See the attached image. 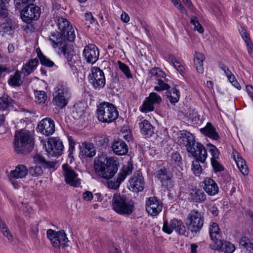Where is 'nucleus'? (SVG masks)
Returning a JSON list of instances; mask_svg holds the SVG:
<instances>
[{
    "label": "nucleus",
    "mask_w": 253,
    "mask_h": 253,
    "mask_svg": "<svg viewBox=\"0 0 253 253\" xmlns=\"http://www.w3.org/2000/svg\"><path fill=\"white\" fill-rule=\"evenodd\" d=\"M48 153L51 156L58 157L61 156L64 151V145L59 137H50L47 141Z\"/></svg>",
    "instance_id": "14"
},
{
    "label": "nucleus",
    "mask_w": 253,
    "mask_h": 253,
    "mask_svg": "<svg viewBox=\"0 0 253 253\" xmlns=\"http://www.w3.org/2000/svg\"><path fill=\"white\" fill-rule=\"evenodd\" d=\"M57 25L60 33L69 42H74L76 37L75 30L70 22L62 17L57 19Z\"/></svg>",
    "instance_id": "10"
},
{
    "label": "nucleus",
    "mask_w": 253,
    "mask_h": 253,
    "mask_svg": "<svg viewBox=\"0 0 253 253\" xmlns=\"http://www.w3.org/2000/svg\"><path fill=\"white\" fill-rule=\"evenodd\" d=\"M169 59L173 64L174 68L180 73L184 72V67L181 64V63L175 58V57L171 54L169 55Z\"/></svg>",
    "instance_id": "49"
},
{
    "label": "nucleus",
    "mask_w": 253,
    "mask_h": 253,
    "mask_svg": "<svg viewBox=\"0 0 253 253\" xmlns=\"http://www.w3.org/2000/svg\"><path fill=\"white\" fill-rule=\"evenodd\" d=\"M162 229L165 233L168 234H170L173 230L180 235H185L186 231L183 222L174 218L170 221L165 220Z\"/></svg>",
    "instance_id": "12"
},
{
    "label": "nucleus",
    "mask_w": 253,
    "mask_h": 253,
    "mask_svg": "<svg viewBox=\"0 0 253 253\" xmlns=\"http://www.w3.org/2000/svg\"><path fill=\"white\" fill-rule=\"evenodd\" d=\"M119 167V163L116 157L98 156L95 158L93 163L95 173L105 179L112 178L117 173Z\"/></svg>",
    "instance_id": "1"
},
{
    "label": "nucleus",
    "mask_w": 253,
    "mask_h": 253,
    "mask_svg": "<svg viewBox=\"0 0 253 253\" xmlns=\"http://www.w3.org/2000/svg\"><path fill=\"white\" fill-rule=\"evenodd\" d=\"M239 246L241 249L248 251V253H253V239L243 236L240 239Z\"/></svg>",
    "instance_id": "36"
},
{
    "label": "nucleus",
    "mask_w": 253,
    "mask_h": 253,
    "mask_svg": "<svg viewBox=\"0 0 253 253\" xmlns=\"http://www.w3.org/2000/svg\"><path fill=\"white\" fill-rule=\"evenodd\" d=\"M83 199L86 201H90L93 199L92 193L88 191H85L83 193Z\"/></svg>",
    "instance_id": "64"
},
{
    "label": "nucleus",
    "mask_w": 253,
    "mask_h": 253,
    "mask_svg": "<svg viewBox=\"0 0 253 253\" xmlns=\"http://www.w3.org/2000/svg\"><path fill=\"white\" fill-rule=\"evenodd\" d=\"M190 23L194 25V30L197 31L200 33H203L204 31V28L199 23L197 17H195L191 19Z\"/></svg>",
    "instance_id": "56"
},
{
    "label": "nucleus",
    "mask_w": 253,
    "mask_h": 253,
    "mask_svg": "<svg viewBox=\"0 0 253 253\" xmlns=\"http://www.w3.org/2000/svg\"><path fill=\"white\" fill-rule=\"evenodd\" d=\"M46 234L47 238L50 240L54 247L59 248L60 246L65 247L69 246L70 241L63 230L56 232L52 229H48L46 232Z\"/></svg>",
    "instance_id": "8"
},
{
    "label": "nucleus",
    "mask_w": 253,
    "mask_h": 253,
    "mask_svg": "<svg viewBox=\"0 0 253 253\" xmlns=\"http://www.w3.org/2000/svg\"><path fill=\"white\" fill-rule=\"evenodd\" d=\"M211 166L215 172H220L224 170L223 166L220 164L217 160H211Z\"/></svg>",
    "instance_id": "58"
},
{
    "label": "nucleus",
    "mask_w": 253,
    "mask_h": 253,
    "mask_svg": "<svg viewBox=\"0 0 253 253\" xmlns=\"http://www.w3.org/2000/svg\"><path fill=\"white\" fill-rule=\"evenodd\" d=\"M61 52L64 54L69 63L72 61L75 53L71 47L68 46L67 44L61 48Z\"/></svg>",
    "instance_id": "42"
},
{
    "label": "nucleus",
    "mask_w": 253,
    "mask_h": 253,
    "mask_svg": "<svg viewBox=\"0 0 253 253\" xmlns=\"http://www.w3.org/2000/svg\"><path fill=\"white\" fill-rule=\"evenodd\" d=\"M167 95L171 104L177 102L180 98V92L175 87L170 90L168 89L167 91Z\"/></svg>",
    "instance_id": "40"
},
{
    "label": "nucleus",
    "mask_w": 253,
    "mask_h": 253,
    "mask_svg": "<svg viewBox=\"0 0 253 253\" xmlns=\"http://www.w3.org/2000/svg\"><path fill=\"white\" fill-rule=\"evenodd\" d=\"M218 247L220 248L226 253H232L235 250L234 245L229 242H224L219 240L218 242L215 243Z\"/></svg>",
    "instance_id": "39"
},
{
    "label": "nucleus",
    "mask_w": 253,
    "mask_h": 253,
    "mask_svg": "<svg viewBox=\"0 0 253 253\" xmlns=\"http://www.w3.org/2000/svg\"><path fill=\"white\" fill-rule=\"evenodd\" d=\"M133 167L131 162H128L126 165H124L120 172L118 173L116 180L110 181L108 182V187L110 188L116 189L126 177L132 173Z\"/></svg>",
    "instance_id": "13"
},
{
    "label": "nucleus",
    "mask_w": 253,
    "mask_h": 253,
    "mask_svg": "<svg viewBox=\"0 0 253 253\" xmlns=\"http://www.w3.org/2000/svg\"><path fill=\"white\" fill-rule=\"evenodd\" d=\"M153 168L154 176L162 182V184L170 180V178L167 173V169L161 164L154 163Z\"/></svg>",
    "instance_id": "24"
},
{
    "label": "nucleus",
    "mask_w": 253,
    "mask_h": 253,
    "mask_svg": "<svg viewBox=\"0 0 253 253\" xmlns=\"http://www.w3.org/2000/svg\"><path fill=\"white\" fill-rule=\"evenodd\" d=\"M209 211L213 214V216H216L218 214V210L215 205H211L209 207Z\"/></svg>",
    "instance_id": "63"
},
{
    "label": "nucleus",
    "mask_w": 253,
    "mask_h": 253,
    "mask_svg": "<svg viewBox=\"0 0 253 253\" xmlns=\"http://www.w3.org/2000/svg\"><path fill=\"white\" fill-rule=\"evenodd\" d=\"M114 153L118 156H122L128 152V147L126 142L122 139L115 140L111 146Z\"/></svg>",
    "instance_id": "26"
},
{
    "label": "nucleus",
    "mask_w": 253,
    "mask_h": 253,
    "mask_svg": "<svg viewBox=\"0 0 253 253\" xmlns=\"http://www.w3.org/2000/svg\"><path fill=\"white\" fill-rule=\"evenodd\" d=\"M188 228L192 233L197 234L201 230L204 223V218L202 213L197 210H193L189 213Z\"/></svg>",
    "instance_id": "7"
},
{
    "label": "nucleus",
    "mask_w": 253,
    "mask_h": 253,
    "mask_svg": "<svg viewBox=\"0 0 253 253\" xmlns=\"http://www.w3.org/2000/svg\"><path fill=\"white\" fill-rule=\"evenodd\" d=\"M114 211L120 215H129L135 209L134 202L125 195L115 193L112 200Z\"/></svg>",
    "instance_id": "3"
},
{
    "label": "nucleus",
    "mask_w": 253,
    "mask_h": 253,
    "mask_svg": "<svg viewBox=\"0 0 253 253\" xmlns=\"http://www.w3.org/2000/svg\"><path fill=\"white\" fill-rule=\"evenodd\" d=\"M188 199L192 202L203 203L207 200V195L201 189H196L189 193Z\"/></svg>",
    "instance_id": "28"
},
{
    "label": "nucleus",
    "mask_w": 253,
    "mask_h": 253,
    "mask_svg": "<svg viewBox=\"0 0 253 253\" xmlns=\"http://www.w3.org/2000/svg\"><path fill=\"white\" fill-rule=\"evenodd\" d=\"M35 95V101L38 104L44 103L47 98L46 94L43 91H36Z\"/></svg>",
    "instance_id": "47"
},
{
    "label": "nucleus",
    "mask_w": 253,
    "mask_h": 253,
    "mask_svg": "<svg viewBox=\"0 0 253 253\" xmlns=\"http://www.w3.org/2000/svg\"><path fill=\"white\" fill-rule=\"evenodd\" d=\"M149 74L150 75V77H155L156 78H165L166 76L165 73L163 71L161 70L159 68L156 67L152 68L149 71Z\"/></svg>",
    "instance_id": "54"
},
{
    "label": "nucleus",
    "mask_w": 253,
    "mask_h": 253,
    "mask_svg": "<svg viewBox=\"0 0 253 253\" xmlns=\"http://www.w3.org/2000/svg\"><path fill=\"white\" fill-rule=\"evenodd\" d=\"M96 114L98 121L105 123H112L119 116L116 107L112 103L107 102H101L97 106Z\"/></svg>",
    "instance_id": "4"
},
{
    "label": "nucleus",
    "mask_w": 253,
    "mask_h": 253,
    "mask_svg": "<svg viewBox=\"0 0 253 253\" xmlns=\"http://www.w3.org/2000/svg\"><path fill=\"white\" fill-rule=\"evenodd\" d=\"M85 106L83 103H77L74 105V110L73 112L76 114V117H81L84 113Z\"/></svg>",
    "instance_id": "46"
},
{
    "label": "nucleus",
    "mask_w": 253,
    "mask_h": 253,
    "mask_svg": "<svg viewBox=\"0 0 253 253\" xmlns=\"http://www.w3.org/2000/svg\"><path fill=\"white\" fill-rule=\"evenodd\" d=\"M207 147L209 148V152L211 153L212 157L211 159L217 160L219 159V156L220 154V152L218 149L213 145L208 143L207 145Z\"/></svg>",
    "instance_id": "50"
},
{
    "label": "nucleus",
    "mask_w": 253,
    "mask_h": 253,
    "mask_svg": "<svg viewBox=\"0 0 253 253\" xmlns=\"http://www.w3.org/2000/svg\"><path fill=\"white\" fill-rule=\"evenodd\" d=\"M83 56L87 63L93 64L98 59L99 56L98 48L94 44H89L84 47Z\"/></svg>",
    "instance_id": "16"
},
{
    "label": "nucleus",
    "mask_w": 253,
    "mask_h": 253,
    "mask_svg": "<svg viewBox=\"0 0 253 253\" xmlns=\"http://www.w3.org/2000/svg\"><path fill=\"white\" fill-rule=\"evenodd\" d=\"M37 56L39 58L41 64L43 66L51 67L54 65L53 61L48 59L41 51V49L38 48L36 50Z\"/></svg>",
    "instance_id": "41"
},
{
    "label": "nucleus",
    "mask_w": 253,
    "mask_h": 253,
    "mask_svg": "<svg viewBox=\"0 0 253 253\" xmlns=\"http://www.w3.org/2000/svg\"><path fill=\"white\" fill-rule=\"evenodd\" d=\"M28 174V169L24 165H19L16 167L14 170L10 171V176L12 178L18 179L22 178Z\"/></svg>",
    "instance_id": "32"
},
{
    "label": "nucleus",
    "mask_w": 253,
    "mask_h": 253,
    "mask_svg": "<svg viewBox=\"0 0 253 253\" xmlns=\"http://www.w3.org/2000/svg\"><path fill=\"white\" fill-rule=\"evenodd\" d=\"M118 64L120 70L124 74V75L127 79L132 78V75L131 73L130 69L126 64L120 60L118 61Z\"/></svg>",
    "instance_id": "45"
},
{
    "label": "nucleus",
    "mask_w": 253,
    "mask_h": 253,
    "mask_svg": "<svg viewBox=\"0 0 253 253\" xmlns=\"http://www.w3.org/2000/svg\"><path fill=\"white\" fill-rule=\"evenodd\" d=\"M53 103L60 109L64 108L71 97L69 87L63 84H58L53 93Z\"/></svg>",
    "instance_id": "5"
},
{
    "label": "nucleus",
    "mask_w": 253,
    "mask_h": 253,
    "mask_svg": "<svg viewBox=\"0 0 253 253\" xmlns=\"http://www.w3.org/2000/svg\"><path fill=\"white\" fill-rule=\"evenodd\" d=\"M239 31L246 44H248L249 42H250L251 40L249 37V35L247 33L246 29L244 27H241L239 29Z\"/></svg>",
    "instance_id": "59"
},
{
    "label": "nucleus",
    "mask_w": 253,
    "mask_h": 253,
    "mask_svg": "<svg viewBox=\"0 0 253 253\" xmlns=\"http://www.w3.org/2000/svg\"><path fill=\"white\" fill-rule=\"evenodd\" d=\"M8 84L12 87H18L22 85L23 81L19 71H15L13 75H11L8 80Z\"/></svg>",
    "instance_id": "35"
},
{
    "label": "nucleus",
    "mask_w": 253,
    "mask_h": 253,
    "mask_svg": "<svg viewBox=\"0 0 253 253\" xmlns=\"http://www.w3.org/2000/svg\"><path fill=\"white\" fill-rule=\"evenodd\" d=\"M178 140L180 144L183 145L186 147L187 151L188 146H189L190 143H193L194 146L193 147L195 150H197L195 145H197V144L199 143V142H196L193 135L186 130L180 131L178 136Z\"/></svg>",
    "instance_id": "22"
},
{
    "label": "nucleus",
    "mask_w": 253,
    "mask_h": 253,
    "mask_svg": "<svg viewBox=\"0 0 253 253\" xmlns=\"http://www.w3.org/2000/svg\"><path fill=\"white\" fill-rule=\"evenodd\" d=\"M155 107L153 103L148 98H146L142 106L140 108V110L143 113H148L154 110Z\"/></svg>",
    "instance_id": "44"
},
{
    "label": "nucleus",
    "mask_w": 253,
    "mask_h": 253,
    "mask_svg": "<svg viewBox=\"0 0 253 253\" xmlns=\"http://www.w3.org/2000/svg\"><path fill=\"white\" fill-rule=\"evenodd\" d=\"M170 88V86L167 83H165L161 79H158V85L154 87V90L157 91H161L163 90H168Z\"/></svg>",
    "instance_id": "53"
},
{
    "label": "nucleus",
    "mask_w": 253,
    "mask_h": 253,
    "mask_svg": "<svg viewBox=\"0 0 253 253\" xmlns=\"http://www.w3.org/2000/svg\"><path fill=\"white\" fill-rule=\"evenodd\" d=\"M13 145L15 151L18 154L30 153L34 146V138L32 133L28 130L21 129L16 132Z\"/></svg>",
    "instance_id": "2"
},
{
    "label": "nucleus",
    "mask_w": 253,
    "mask_h": 253,
    "mask_svg": "<svg viewBox=\"0 0 253 253\" xmlns=\"http://www.w3.org/2000/svg\"><path fill=\"white\" fill-rule=\"evenodd\" d=\"M0 30L2 32L8 34L9 35L12 34V31L14 30L12 22L11 20H7L1 24Z\"/></svg>",
    "instance_id": "43"
},
{
    "label": "nucleus",
    "mask_w": 253,
    "mask_h": 253,
    "mask_svg": "<svg viewBox=\"0 0 253 253\" xmlns=\"http://www.w3.org/2000/svg\"><path fill=\"white\" fill-rule=\"evenodd\" d=\"M233 157L236 165L241 173L244 175H247L249 173V169L246 165V161L243 158L239 155L238 152L236 151H233Z\"/></svg>",
    "instance_id": "29"
},
{
    "label": "nucleus",
    "mask_w": 253,
    "mask_h": 253,
    "mask_svg": "<svg viewBox=\"0 0 253 253\" xmlns=\"http://www.w3.org/2000/svg\"><path fill=\"white\" fill-rule=\"evenodd\" d=\"M57 25L60 33L69 42H74L76 37L75 30L70 22L62 17L57 19Z\"/></svg>",
    "instance_id": "9"
},
{
    "label": "nucleus",
    "mask_w": 253,
    "mask_h": 253,
    "mask_svg": "<svg viewBox=\"0 0 253 253\" xmlns=\"http://www.w3.org/2000/svg\"><path fill=\"white\" fill-rule=\"evenodd\" d=\"M11 99L7 95H4L1 98L0 105L3 108H6L9 107L11 104Z\"/></svg>",
    "instance_id": "60"
},
{
    "label": "nucleus",
    "mask_w": 253,
    "mask_h": 253,
    "mask_svg": "<svg viewBox=\"0 0 253 253\" xmlns=\"http://www.w3.org/2000/svg\"><path fill=\"white\" fill-rule=\"evenodd\" d=\"M138 121L140 131L143 136L146 138H149L154 134L155 127L148 121L141 118L139 119Z\"/></svg>",
    "instance_id": "25"
},
{
    "label": "nucleus",
    "mask_w": 253,
    "mask_h": 253,
    "mask_svg": "<svg viewBox=\"0 0 253 253\" xmlns=\"http://www.w3.org/2000/svg\"><path fill=\"white\" fill-rule=\"evenodd\" d=\"M162 203L156 197H150L146 202V210L152 215H157L162 210Z\"/></svg>",
    "instance_id": "20"
},
{
    "label": "nucleus",
    "mask_w": 253,
    "mask_h": 253,
    "mask_svg": "<svg viewBox=\"0 0 253 253\" xmlns=\"http://www.w3.org/2000/svg\"><path fill=\"white\" fill-rule=\"evenodd\" d=\"M41 15V8L32 3L27 5L20 11V15L22 21L30 24L33 20H38Z\"/></svg>",
    "instance_id": "6"
},
{
    "label": "nucleus",
    "mask_w": 253,
    "mask_h": 253,
    "mask_svg": "<svg viewBox=\"0 0 253 253\" xmlns=\"http://www.w3.org/2000/svg\"><path fill=\"white\" fill-rule=\"evenodd\" d=\"M5 3L8 2L5 0H0V16L2 18L6 17L8 14Z\"/></svg>",
    "instance_id": "57"
},
{
    "label": "nucleus",
    "mask_w": 253,
    "mask_h": 253,
    "mask_svg": "<svg viewBox=\"0 0 253 253\" xmlns=\"http://www.w3.org/2000/svg\"><path fill=\"white\" fill-rule=\"evenodd\" d=\"M34 160L36 163L39 164L45 168H54L56 163L50 161H46L43 157L37 154L34 157Z\"/></svg>",
    "instance_id": "38"
},
{
    "label": "nucleus",
    "mask_w": 253,
    "mask_h": 253,
    "mask_svg": "<svg viewBox=\"0 0 253 253\" xmlns=\"http://www.w3.org/2000/svg\"><path fill=\"white\" fill-rule=\"evenodd\" d=\"M35 0H15L16 5H25L33 3Z\"/></svg>",
    "instance_id": "62"
},
{
    "label": "nucleus",
    "mask_w": 253,
    "mask_h": 253,
    "mask_svg": "<svg viewBox=\"0 0 253 253\" xmlns=\"http://www.w3.org/2000/svg\"><path fill=\"white\" fill-rule=\"evenodd\" d=\"M68 140H69V156H71V155L73 153V152L75 150V142L74 140L71 137H68Z\"/></svg>",
    "instance_id": "61"
},
{
    "label": "nucleus",
    "mask_w": 253,
    "mask_h": 253,
    "mask_svg": "<svg viewBox=\"0 0 253 253\" xmlns=\"http://www.w3.org/2000/svg\"><path fill=\"white\" fill-rule=\"evenodd\" d=\"M146 98L150 100L154 105L155 104H160L162 101L161 96L156 92L150 93L149 96Z\"/></svg>",
    "instance_id": "55"
},
{
    "label": "nucleus",
    "mask_w": 253,
    "mask_h": 253,
    "mask_svg": "<svg viewBox=\"0 0 253 253\" xmlns=\"http://www.w3.org/2000/svg\"><path fill=\"white\" fill-rule=\"evenodd\" d=\"M48 40L54 48L59 47L61 49L67 44L66 38L61 33L57 31L51 33Z\"/></svg>",
    "instance_id": "23"
},
{
    "label": "nucleus",
    "mask_w": 253,
    "mask_h": 253,
    "mask_svg": "<svg viewBox=\"0 0 253 253\" xmlns=\"http://www.w3.org/2000/svg\"><path fill=\"white\" fill-rule=\"evenodd\" d=\"M129 189L134 192L142 191L144 189V182L141 172L138 170L135 172L129 180Z\"/></svg>",
    "instance_id": "18"
},
{
    "label": "nucleus",
    "mask_w": 253,
    "mask_h": 253,
    "mask_svg": "<svg viewBox=\"0 0 253 253\" xmlns=\"http://www.w3.org/2000/svg\"><path fill=\"white\" fill-rule=\"evenodd\" d=\"M91 72L88 76L89 83L95 89L103 88L105 84V78L103 71L98 67H93Z\"/></svg>",
    "instance_id": "11"
},
{
    "label": "nucleus",
    "mask_w": 253,
    "mask_h": 253,
    "mask_svg": "<svg viewBox=\"0 0 253 253\" xmlns=\"http://www.w3.org/2000/svg\"><path fill=\"white\" fill-rule=\"evenodd\" d=\"M38 64V59H31L23 67L21 72L25 75H29L36 69Z\"/></svg>",
    "instance_id": "37"
},
{
    "label": "nucleus",
    "mask_w": 253,
    "mask_h": 253,
    "mask_svg": "<svg viewBox=\"0 0 253 253\" xmlns=\"http://www.w3.org/2000/svg\"><path fill=\"white\" fill-rule=\"evenodd\" d=\"M204 189L210 196H214L218 193L219 188L217 184L211 178L207 177L204 181Z\"/></svg>",
    "instance_id": "27"
},
{
    "label": "nucleus",
    "mask_w": 253,
    "mask_h": 253,
    "mask_svg": "<svg viewBox=\"0 0 253 253\" xmlns=\"http://www.w3.org/2000/svg\"><path fill=\"white\" fill-rule=\"evenodd\" d=\"M83 155L88 158L93 157L96 154V150L92 143H83L80 147Z\"/></svg>",
    "instance_id": "33"
},
{
    "label": "nucleus",
    "mask_w": 253,
    "mask_h": 253,
    "mask_svg": "<svg viewBox=\"0 0 253 253\" xmlns=\"http://www.w3.org/2000/svg\"><path fill=\"white\" fill-rule=\"evenodd\" d=\"M0 227L1 229L3 235L7 237L9 241H11L12 240V236L5 223L1 219H0Z\"/></svg>",
    "instance_id": "51"
},
{
    "label": "nucleus",
    "mask_w": 253,
    "mask_h": 253,
    "mask_svg": "<svg viewBox=\"0 0 253 253\" xmlns=\"http://www.w3.org/2000/svg\"><path fill=\"white\" fill-rule=\"evenodd\" d=\"M200 161L195 160L193 161L191 169L196 176H199L202 172V167L200 165Z\"/></svg>",
    "instance_id": "52"
},
{
    "label": "nucleus",
    "mask_w": 253,
    "mask_h": 253,
    "mask_svg": "<svg viewBox=\"0 0 253 253\" xmlns=\"http://www.w3.org/2000/svg\"><path fill=\"white\" fill-rule=\"evenodd\" d=\"M205 60V55L198 52H196L194 55V65L199 73H204L203 61Z\"/></svg>",
    "instance_id": "34"
},
{
    "label": "nucleus",
    "mask_w": 253,
    "mask_h": 253,
    "mask_svg": "<svg viewBox=\"0 0 253 253\" xmlns=\"http://www.w3.org/2000/svg\"><path fill=\"white\" fill-rule=\"evenodd\" d=\"M62 168L65 172V179L66 183L74 187H79L81 184V179L78 177V174L67 165H63Z\"/></svg>",
    "instance_id": "17"
},
{
    "label": "nucleus",
    "mask_w": 253,
    "mask_h": 253,
    "mask_svg": "<svg viewBox=\"0 0 253 253\" xmlns=\"http://www.w3.org/2000/svg\"><path fill=\"white\" fill-rule=\"evenodd\" d=\"M193 146V143L189 144L187 147V152L195 160L200 161L202 163H204L208 156L205 147L201 143H198L197 145H195L197 150H195Z\"/></svg>",
    "instance_id": "15"
},
{
    "label": "nucleus",
    "mask_w": 253,
    "mask_h": 253,
    "mask_svg": "<svg viewBox=\"0 0 253 253\" xmlns=\"http://www.w3.org/2000/svg\"><path fill=\"white\" fill-rule=\"evenodd\" d=\"M200 131L203 134L213 140H217L219 138L216 128L210 123H208L204 128L201 129Z\"/></svg>",
    "instance_id": "30"
},
{
    "label": "nucleus",
    "mask_w": 253,
    "mask_h": 253,
    "mask_svg": "<svg viewBox=\"0 0 253 253\" xmlns=\"http://www.w3.org/2000/svg\"><path fill=\"white\" fill-rule=\"evenodd\" d=\"M28 173L32 176L38 177L43 173V170L41 167L35 166L29 168Z\"/></svg>",
    "instance_id": "48"
},
{
    "label": "nucleus",
    "mask_w": 253,
    "mask_h": 253,
    "mask_svg": "<svg viewBox=\"0 0 253 253\" xmlns=\"http://www.w3.org/2000/svg\"><path fill=\"white\" fill-rule=\"evenodd\" d=\"M170 163L173 165L171 169V174H174L180 179L182 176V173L177 169L176 167L181 168L183 165L182 159L180 154L177 152L172 153L171 154Z\"/></svg>",
    "instance_id": "21"
},
{
    "label": "nucleus",
    "mask_w": 253,
    "mask_h": 253,
    "mask_svg": "<svg viewBox=\"0 0 253 253\" xmlns=\"http://www.w3.org/2000/svg\"><path fill=\"white\" fill-rule=\"evenodd\" d=\"M39 131L46 136L52 135L55 131V127L54 121L49 118L41 120L38 125Z\"/></svg>",
    "instance_id": "19"
},
{
    "label": "nucleus",
    "mask_w": 253,
    "mask_h": 253,
    "mask_svg": "<svg viewBox=\"0 0 253 253\" xmlns=\"http://www.w3.org/2000/svg\"><path fill=\"white\" fill-rule=\"evenodd\" d=\"M209 233L211 240L214 243L218 242L221 239V231L216 223L212 222L209 226Z\"/></svg>",
    "instance_id": "31"
}]
</instances>
